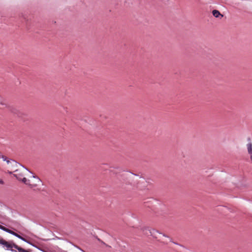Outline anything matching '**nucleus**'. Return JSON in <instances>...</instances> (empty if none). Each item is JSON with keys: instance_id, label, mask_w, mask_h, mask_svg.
Returning a JSON list of instances; mask_svg holds the SVG:
<instances>
[{"instance_id": "10", "label": "nucleus", "mask_w": 252, "mask_h": 252, "mask_svg": "<svg viewBox=\"0 0 252 252\" xmlns=\"http://www.w3.org/2000/svg\"><path fill=\"white\" fill-rule=\"evenodd\" d=\"M5 227L4 226H2V225H1V226L0 227V229L3 230L4 231L5 230Z\"/></svg>"}, {"instance_id": "9", "label": "nucleus", "mask_w": 252, "mask_h": 252, "mask_svg": "<svg viewBox=\"0 0 252 252\" xmlns=\"http://www.w3.org/2000/svg\"><path fill=\"white\" fill-rule=\"evenodd\" d=\"M4 231H6V232H8V233H11V230H10V229H8V228H6V227H5V228Z\"/></svg>"}, {"instance_id": "5", "label": "nucleus", "mask_w": 252, "mask_h": 252, "mask_svg": "<svg viewBox=\"0 0 252 252\" xmlns=\"http://www.w3.org/2000/svg\"><path fill=\"white\" fill-rule=\"evenodd\" d=\"M148 231H149L150 235L156 239L160 238L161 236H162L163 237H166L165 234L159 233L157 230L155 229H152L151 230L149 229Z\"/></svg>"}, {"instance_id": "2", "label": "nucleus", "mask_w": 252, "mask_h": 252, "mask_svg": "<svg viewBox=\"0 0 252 252\" xmlns=\"http://www.w3.org/2000/svg\"><path fill=\"white\" fill-rule=\"evenodd\" d=\"M0 245H2L3 248H5L7 250H10L13 252H16V251L13 249V248L16 249L19 251V249L21 247H19L12 241L7 242L5 240L0 241Z\"/></svg>"}, {"instance_id": "12", "label": "nucleus", "mask_w": 252, "mask_h": 252, "mask_svg": "<svg viewBox=\"0 0 252 252\" xmlns=\"http://www.w3.org/2000/svg\"><path fill=\"white\" fill-rule=\"evenodd\" d=\"M1 225L0 224V227L1 226Z\"/></svg>"}, {"instance_id": "11", "label": "nucleus", "mask_w": 252, "mask_h": 252, "mask_svg": "<svg viewBox=\"0 0 252 252\" xmlns=\"http://www.w3.org/2000/svg\"><path fill=\"white\" fill-rule=\"evenodd\" d=\"M0 184H3V181L1 179H0Z\"/></svg>"}, {"instance_id": "8", "label": "nucleus", "mask_w": 252, "mask_h": 252, "mask_svg": "<svg viewBox=\"0 0 252 252\" xmlns=\"http://www.w3.org/2000/svg\"><path fill=\"white\" fill-rule=\"evenodd\" d=\"M10 234L17 237L18 238H20V239L24 241H26V239L22 237L21 236L19 235V234H18L17 233H15V232L13 231L12 230H11V233Z\"/></svg>"}, {"instance_id": "6", "label": "nucleus", "mask_w": 252, "mask_h": 252, "mask_svg": "<svg viewBox=\"0 0 252 252\" xmlns=\"http://www.w3.org/2000/svg\"><path fill=\"white\" fill-rule=\"evenodd\" d=\"M212 13L213 16L216 18H219L220 16L221 18L223 17V15L217 10H214L212 11Z\"/></svg>"}, {"instance_id": "3", "label": "nucleus", "mask_w": 252, "mask_h": 252, "mask_svg": "<svg viewBox=\"0 0 252 252\" xmlns=\"http://www.w3.org/2000/svg\"><path fill=\"white\" fill-rule=\"evenodd\" d=\"M41 182L39 178L35 176L32 175L29 177V179L26 180V185L29 186L31 188H35L37 187Z\"/></svg>"}, {"instance_id": "1", "label": "nucleus", "mask_w": 252, "mask_h": 252, "mask_svg": "<svg viewBox=\"0 0 252 252\" xmlns=\"http://www.w3.org/2000/svg\"><path fill=\"white\" fill-rule=\"evenodd\" d=\"M20 168L16 169L13 171L14 176L19 180H21L24 183H26V178L25 176L29 173V171L27 169L21 165Z\"/></svg>"}, {"instance_id": "7", "label": "nucleus", "mask_w": 252, "mask_h": 252, "mask_svg": "<svg viewBox=\"0 0 252 252\" xmlns=\"http://www.w3.org/2000/svg\"><path fill=\"white\" fill-rule=\"evenodd\" d=\"M248 153L249 154H252V143L250 141L247 144Z\"/></svg>"}, {"instance_id": "4", "label": "nucleus", "mask_w": 252, "mask_h": 252, "mask_svg": "<svg viewBox=\"0 0 252 252\" xmlns=\"http://www.w3.org/2000/svg\"><path fill=\"white\" fill-rule=\"evenodd\" d=\"M2 158L4 161L6 160L8 164V171L10 173L13 172V171L15 170V168L17 167L19 165L17 162L15 160H6V157L2 156Z\"/></svg>"}]
</instances>
